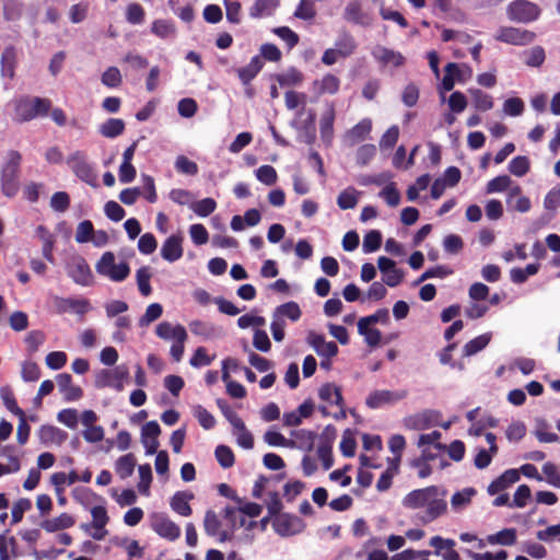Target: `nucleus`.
Segmentation results:
<instances>
[{
    "label": "nucleus",
    "instance_id": "obj_5",
    "mask_svg": "<svg viewBox=\"0 0 560 560\" xmlns=\"http://www.w3.org/2000/svg\"><path fill=\"white\" fill-rule=\"evenodd\" d=\"M67 164L79 179L92 187L97 186V176L85 152L75 151L71 153L67 158Z\"/></svg>",
    "mask_w": 560,
    "mask_h": 560
},
{
    "label": "nucleus",
    "instance_id": "obj_64",
    "mask_svg": "<svg viewBox=\"0 0 560 560\" xmlns=\"http://www.w3.org/2000/svg\"><path fill=\"white\" fill-rule=\"evenodd\" d=\"M217 208V202L212 198H205L192 203L191 209L199 217H208Z\"/></svg>",
    "mask_w": 560,
    "mask_h": 560
},
{
    "label": "nucleus",
    "instance_id": "obj_19",
    "mask_svg": "<svg viewBox=\"0 0 560 560\" xmlns=\"http://www.w3.org/2000/svg\"><path fill=\"white\" fill-rule=\"evenodd\" d=\"M518 480V470L514 468L508 469L488 486V493L490 495H494L505 490L508 487L517 482Z\"/></svg>",
    "mask_w": 560,
    "mask_h": 560
},
{
    "label": "nucleus",
    "instance_id": "obj_3",
    "mask_svg": "<svg viewBox=\"0 0 560 560\" xmlns=\"http://www.w3.org/2000/svg\"><path fill=\"white\" fill-rule=\"evenodd\" d=\"M446 491L438 487H428L422 489V508H424V515L422 522H431L445 513Z\"/></svg>",
    "mask_w": 560,
    "mask_h": 560
},
{
    "label": "nucleus",
    "instance_id": "obj_54",
    "mask_svg": "<svg viewBox=\"0 0 560 560\" xmlns=\"http://www.w3.org/2000/svg\"><path fill=\"white\" fill-rule=\"evenodd\" d=\"M357 203L358 196L354 188L342 190L337 198V205L342 210L353 209Z\"/></svg>",
    "mask_w": 560,
    "mask_h": 560
},
{
    "label": "nucleus",
    "instance_id": "obj_24",
    "mask_svg": "<svg viewBox=\"0 0 560 560\" xmlns=\"http://www.w3.org/2000/svg\"><path fill=\"white\" fill-rule=\"evenodd\" d=\"M313 89L318 95L336 94L340 89V79L335 74L327 73L320 80L313 82Z\"/></svg>",
    "mask_w": 560,
    "mask_h": 560
},
{
    "label": "nucleus",
    "instance_id": "obj_23",
    "mask_svg": "<svg viewBox=\"0 0 560 560\" xmlns=\"http://www.w3.org/2000/svg\"><path fill=\"white\" fill-rule=\"evenodd\" d=\"M75 524V520L68 513H61L57 517L44 520L40 527L47 533H55L58 530L67 529Z\"/></svg>",
    "mask_w": 560,
    "mask_h": 560
},
{
    "label": "nucleus",
    "instance_id": "obj_18",
    "mask_svg": "<svg viewBox=\"0 0 560 560\" xmlns=\"http://www.w3.org/2000/svg\"><path fill=\"white\" fill-rule=\"evenodd\" d=\"M194 498V493L190 491H177L171 498L170 505L178 515L190 516L192 514V509L189 502Z\"/></svg>",
    "mask_w": 560,
    "mask_h": 560
},
{
    "label": "nucleus",
    "instance_id": "obj_58",
    "mask_svg": "<svg viewBox=\"0 0 560 560\" xmlns=\"http://www.w3.org/2000/svg\"><path fill=\"white\" fill-rule=\"evenodd\" d=\"M194 416L197 418L199 424L205 430H211L215 425V419L214 417L201 405H197L194 408Z\"/></svg>",
    "mask_w": 560,
    "mask_h": 560
},
{
    "label": "nucleus",
    "instance_id": "obj_55",
    "mask_svg": "<svg viewBox=\"0 0 560 560\" xmlns=\"http://www.w3.org/2000/svg\"><path fill=\"white\" fill-rule=\"evenodd\" d=\"M255 175L259 182H261L262 184H265L267 186L275 185L278 179L276 168L273 166L267 165V164L258 167L255 171Z\"/></svg>",
    "mask_w": 560,
    "mask_h": 560
},
{
    "label": "nucleus",
    "instance_id": "obj_4",
    "mask_svg": "<svg viewBox=\"0 0 560 560\" xmlns=\"http://www.w3.org/2000/svg\"><path fill=\"white\" fill-rule=\"evenodd\" d=\"M96 272L115 282H121L130 275V267L126 261L115 262L113 252H105L95 266Z\"/></svg>",
    "mask_w": 560,
    "mask_h": 560
},
{
    "label": "nucleus",
    "instance_id": "obj_36",
    "mask_svg": "<svg viewBox=\"0 0 560 560\" xmlns=\"http://www.w3.org/2000/svg\"><path fill=\"white\" fill-rule=\"evenodd\" d=\"M0 398L5 408L18 417L24 416V410L18 406L14 393L9 385L0 388Z\"/></svg>",
    "mask_w": 560,
    "mask_h": 560
},
{
    "label": "nucleus",
    "instance_id": "obj_35",
    "mask_svg": "<svg viewBox=\"0 0 560 560\" xmlns=\"http://www.w3.org/2000/svg\"><path fill=\"white\" fill-rule=\"evenodd\" d=\"M491 340V334H482L480 336H477L476 338L469 340L464 347H463V355L464 357H471L476 353L483 350Z\"/></svg>",
    "mask_w": 560,
    "mask_h": 560
},
{
    "label": "nucleus",
    "instance_id": "obj_14",
    "mask_svg": "<svg viewBox=\"0 0 560 560\" xmlns=\"http://www.w3.org/2000/svg\"><path fill=\"white\" fill-rule=\"evenodd\" d=\"M222 523L213 510H207L203 518L205 533L210 537H217L220 542L231 540L232 534L221 529Z\"/></svg>",
    "mask_w": 560,
    "mask_h": 560
},
{
    "label": "nucleus",
    "instance_id": "obj_43",
    "mask_svg": "<svg viewBox=\"0 0 560 560\" xmlns=\"http://www.w3.org/2000/svg\"><path fill=\"white\" fill-rule=\"evenodd\" d=\"M335 50L339 52L341 58L349 57L357 48L354 38L350 34H343L335 43Z\"/></svg>",
    "mask_w": 560,
    "mask_h": 560
},
{
    "label": "nucleus",
    "instance_id": "obj_51",
    "mask_svg": "<svg viewBox=\"0 0 560 560\" xmlns=\"http://www.w3.org/2000/svg\"><path fill=\"white\" fill-rule=\"evenodd\" d=\"M101 81L105 86L116 89L121 84L122 77L117 67H109L103 72Z\"/></svg>",
    "mask_w": 560,
    "mask_h": 560
},
{
    "label": "nucleus",
    "instance_id": "obj_10",
    "mask_svg": "<svg viewBox=\"0 0 560 560\" xmlns=\"http://www.w3.org/2000/svg\"><path fill=\"white\" fill-rule=\"evenodd\" d=\"M151 526L159 536L170 541H174L180 536L179 526L165 514H154Z\"/></svg>",
    "mask_w": 560,
    "mask_h": 560
},
{
    "label": "nucleus",
    "instance_id": "obj_30",
    "mask_svg": "<svg viewBox=\"0 0 560 560\" xmlns=\"http://www.w3.org/2000/svg\"><path fill=\"white\" fill-rule=\"evenodd\" d=\"M318 396L323 401H326L330 405H337L340 407L343 405V398L340 388L331 383L322 385L318 390Z\"/></svg>",
    "mask_w": 560,
    "mask_h": 560
},
{
    "label": "nucleus",
    "instance_id": "obj_13",
    "mask_svg": "<svg viewBox=\"0 0 560 560\" xmlns=\"http://www.w3.org/2000/svg\"><path fill=\"white\" fill-rule=\"evenodd\" d=\"M183 242L184 236L180 233L168 236L161 247V257L168 262L180 259L184 254Z\"/></svg>",
    "mask_w": 560,
    "mask_h": 560
},
{
    "label": "nucleus",
    "instance_id": "obj_47",
    "mask_svg": "<svg viewBox=\"0 0 560 560\" xmlns=\"http://www.w3.org/2000/svg\"><path fill=\"white\" fill-rule=\"evenodd\" d=\"M151 32L160 38H167L175 35L176 28L172 21L155 20L152 23Z\"/></svg>",
    "mask_w": 560,
    "mask_h": 560
},
{
    "label": "nucleus",
    "instance_id": "obj_15",
    "mask_svg": "<svg viewBox=\"0 0 560 560\" xmlns=\"http://www.w3.org/2000/svg\"><path fill=\"white\" fill-rule=\"evenodd\" d=\"M56 381L65 401H77L83 397V389L73 384L72 376L69 373L58 374Z\"/></svg>",
    "mask_w": 560,
    "mask_h": 560
},
{
    "label": "nucleus",
    "instance_id": "obj_6",
    "mask_svg": "<svg viewBox=\"0 0 560 560\" xmlns=\"http://www.w3.org/2000/svg\"><path fill=\"white\" fill-rule=\"evenodd\" d=\"M129 377V370L126 365H118L113 370H101L95 377L97 388L113 387L117 392L124 389V382Z\"/></svg>",
    "mask_w": 560,
    "mask_h": 560
},
{
    "label": "nucleus",
    "instance_id": "obj_52",
    "mask_svg": "<svg viewBox=\"0 0 560 560\" xmlns=\"http://www.w3.org/2000/svg\"><path fill=\"white\" fill-rule=\"evenodd\" d=\"M264 441L270 446H283V447H294L295 442L293 440L285 439L280 432L268 430L264 434Z\"/></svg>",
    "mask_w": 560,
    "mask_h": 560
},
{
    "label": "nucleus",
    "instance_id": "obj_63",
    "mask_svg": "<svg viewBox=\"0 0 560 560\" xmlns=\"http://www.w3.org/2000/svg\"><path fill=\"white\" fill-rule=\"evenodd\" d=\"M175 168L178 173L186 175H196L198 173V165L196 162L189 160L185 155L177 156L175 161Z\"/></svg>",
    "mask_w": 560,
    "mask_h": 560
},
{
    "label": "nucleus",
    "instance_id": "obj_25",
    "mask_svg": "<svg viewBox=\"0 0 560 560\" xmlns=\"http://www.w3.org/2000/svg\"><path fill=\"white\" fill-rule=\"evenodd\" d=\"M39 440L44 444L61 445L68 438V433L54 425H42L38 431Z\"/></svg>",
    "mask_w": 560,
    "mask_h": 560
},
{
    "label": "nucleus",
    "instance_id": "obj_44",
    "mask_svg": "<svg viewBox=\"0 0 560 560\" xmlns=\"http://www.w3.org/2000/svg\"><path fill=\"white\" fill-rule=\"evenodd\" d=\"M217 405L221 412L223 413V416L233 425L234 429H244V421L224 399H217Z\"/></svg>",
    "mask_w": 560,
    "mask_h": 560
},
{
    "label": "nucleus",
    "instance_id": "obj_62",
    "mask_svg": "<svg viewBox=\"0 0 560 560\" xmlns=\"http://www.w3.org/2000/svg\"><path fill=\"white\" fill-rule=\"evenodd\" d=\"M22 15V3L18 0H7L3 3V16L7 21H16Z\"/></svg>",
    "mask_w": 560,
    "mask_h": 560
},
{
    "label": "nucleus",
    "instance_id": "obj_40",
    "mask_svg": "<svg viewBox=\"0 0 560 560\" xmlns=\"http://www.w3.org/2000/svg\"><path fill=\"white\" fill-rule=\"evenodd\" d=\"M125 130V122L120 118H109L100 128V132L106 138H116Z\"/></svg>",
    "mask_w": 560,
    "mask_h": 560
},
{
    "label": "nucleus",
    "instance_id": "obj_49",
    "mask_svg": "<svg viewBox=\"0 0 560 560\" xmlns=\"http://www.w3.org/2000/svg\"><path fill=\"white\" fill-rule=\"evenodd\" d=\"M524 62L528 67L538 68L546 59L545 49L541 46H535L529 50L524 51Z\"/></svg>",
    "mask_w": 560,
    "mask_h": 560
},
{
    "label": "nucleus",
    "instance_id": "obj_48",
    "mask_svg": "<svg viewBox=\"0 0 560 560\" xmlns=\"http://www.w3.org/2000/svg\"><path fill=\"white\" fill-rule=\"evenodd\" d=\"M291 436L295 443H299L301 447H305L311 451L314 446L316 433L306 429L292 430Z\"/></svg>",
    "mask_w": 560,
    "mask_h": 560
},
{
    "label": "nucleus",
    "instance_id": "obj_26",
    "mask_svg": "<svg viewBox=\"0 0 560 560\" xmlns=\"http://www.w3.org/2000/svg\"><path fill=\"white\" fill-rule=\"evenodd\" d=\"M506 203L510 208L518 212H527L530 209V200L522 195V188L514 186L510 188Z\"/></svg>",
    "mask_w": 560,
    "mask_h": 560
},
{
    "label": "nucleus",
    "instance_id": "obj_59",
    "mask_svg": "<svg viewBox=\"0 0 560 560\" xmlns=\"http://www.w3.org/2000/svg\"><path fill=\"white\" fill-rule=\"evenodd\" d=\"M272 32L287 44L289 49H292L299 44V35L288 26L276 27Z\"/></svg>",
    "mask_w": 560,
    "mask_h": 560
},
{
    "label": "nucleus",
    "instance_id": "obj_57",
    "mask_svg": "<svg viewBox=\"0 0 560 560\" xmlns=\"http://www.w3.org/2000/svg\"><path fill=\"white\" fill-rule=\"evenodd\" d=\"M357 441L352 432L348 429L343 432L340 442V452L345 457H353L355 455Z\"/></svg>",
    "mask_w": 560,
    "mask_h": 560
},
{
    "label": "nucleus",
    "instance_id": "obj_39",
    "mask_svg": "<svg viewBox=\"0 0 560 560\" xmlns=\"http://www.w3.org/2000/svg\"><path fill=\"white\" fill-rule=\"evenodd\" d=\"M151 277L152 272L149 266H142L137 270L136 280L139 292L143 296H149L152 293V287L150 284Z\"/></svg>",
    "mask_w": 560,
    "mask_h": 560
},
{
    "label": "nucleus",
    "instance_id": "obj_20",
    "mask_svg": "<svg viewBox=\"0 0 560 560\" xmlns=\"http://www.w3.org/2000/svg\"><path fill=\"white\" fill-rule=\"evenodd\" d=\"M156 335L164 340L175 339L176 341L185 342L187 339V331L184 326H173L168 322H162L156 326Z\"/></svg>",
    "mask_w": 560,
    "mask_h": 560
},
{
    "label": "nucleus",
    "instance_id": "obj_38",
    "mask_svg": "<svg viewBox=\"0 0 560 560\" xmlns=\"http://www.w3.org/2000/svg\"><path fill=\"white\" fill-rule=\"evenodd\" d=\"M469 93L476 109L487 112L493 107L494 102L490 94L483 92L480 89H472L469 91Z\"/></svg>",
    "mask_w": 560,
    "mask_h": 560
},
{
    "label": "nucleus",
    "instance_id": "obj_8",
    "mask_svg": "<svg viewBox=\"0 0 560 560\" xmlns=\"http://www.w3.org/2000/svg\"><path fill=\"white\" fill-rule=\"evenodd\" d=\"M273 529L282 537H289L303 532L304 522L296 515L283 513L275 517Z\"/></svg>",
    "mask_w": 560,
    "mask_h": 560
},
{
    "label": "nucleus",
    "instance_id": "obj_16",
    "mask_svg": "<svg viewBox=\"0 0 560 560\" xmlns=\"http://www.w3.org/2000/svg\"><path fill=\"white\" fill-rule=\"evenodd\" d=\"M406 396L405 392L374 390L368 396L365 404L371 409H377L387 404H394Z\"/></svg>",
    "mask_w": 560,
    "mask_h": 560
},
{
    "label": "nucleus",
    "instance_id": "obj_32",
    "mask_svg": "<svg viewBox=\"0 0 560 560\" xmlns=\"http://www.w3.org/2000/svg\"><path fill=\"white\" fill-rule=\"evenodd\" d=\"M373 56L382 63L392 65L394 67H399L405 61V58L401 54L385 47H376L373 51Z\"/></svg>",
    "mask_w": 560,
    "mask_h": 560
},
{
    "label": "nucleus",
    "instance_id": "obj_2",
    "mask_svg": "<svg viewBox=\"0 0 560 560\" xmlns=\"http://www.w3.org/2000/svg\"><path fill=\"white\" fill-rule=\"evenodd\" d=\"M51 109V101L44 97H22L16 102L15 114L20 121L45 117Z\"/></svg>",
    "mask_w": 560,
    "mask_h": 560
},
{
    "label": "nucleus",
    "instance_id": "obj_61",
    "mask_svg": "<svg viewBox=\"0 0 560 560\" xmlns=\"http://www.w3.org/2000/svg\"><path fill=\"white\" fill-rule=\"evenodd\" d=\"M145 11L139 3H130L126 9V20L132 25L144 22Z\"/></svg>",
    "mask_w": 560,
    "mask_h": 560
},
{
    "label": "nucleus",
    "instance_id": "obj_11",
    "mask_svg": "<svg viewBox=\"0 0 560 560\" xmlns=\"http://www.w3.org/2000/svg\"><path fill=\"white\" fill-rule=\"evenodd\" d=\"M68 276L80 285H91L93 275L86 260L82 257H74L67 265Z\"/></svg>",
    "mask_w": 560,
    "mask_h": 560
},
{
    "label": "nucleus",
    "instance_id": "obj_53",
    "mask_svg": "<svg viewBox=\"0 0 560 560\" xmlns=\"http://www.w3.org/2000/svg\"><path fill=\"white\" fill-rule=\"evenodd\" d=\"M215 458L221 467L230 468L235 463L233 451L226 445H219L214 451Z\"/></svg>",
    "mask_w": 560,
    "mask_h": 560
},
{
    "label": "nucleus",
    "instance_id": "obj_33",
    "mask_svg": "<svg viewBox=\"0 0 560 560\" xmlns=\"http://www.w3.org/2000/svg\"><path fill=\"white\" fill-rule=\"evenodd\" d=\"M301 316H302V311H301L299 304L294 301H290V302L279 305L273 313V317H278V318H282V319H283V317H287V318L291 319L292 322L299 320L301 318Z\"/></svg>",
    "mask_w": 560,
    "mask_h": 560
},
{
    "label": "nucleus",
    "instance_id": "obj_34",
    "mask_svg": "<svg viewBox=\"0 0 560 560\" xmlns=\"http://www.w3.org/2000/svg\"><path fill=\"white\" fill-rule=\"evenodd\" d=\"M278 4V0H256L249 9V15L254 19L271 15Z\"/></svg>",
    "mask_w": 560,
    "mask_h": 560
},
{
    "label": "nucleus",
    "instance_id": "obj_46",
    "mask_svg": "<svg viewBox=\"0 0 560 560\" xmlns=\"http://www.w3.org/2000/svg\"><path fill=\"white\" fill-rule=\"evenodd\" d=\"M316 14L317 11L313 0H300L293 15L300 20L311 21Z\"/></svg>",
    "mask_w": 560,
    "mask_h": 560
},
{
    "label": "nucleus",
    "instance_id": "obj_60",
    "mask_svg": "<svg viewBox=\"0 0 560 560\" xmlns=\"http://www.w3.org/2000/svg\"><path fill=\"white\" fill-rule=\"evenodd\" d=\"M382 245V234L377 230H372L364 235L363 238V252L373 253L377 250Z\"/></svg>",
    "mask_w": 560,
    "mask_h": 560
},
{
    "label": "nucleus",
    "instance_id": "obj_31",
    "mask_svg": "<svg viewBox=\"0 0 560 560\" xmlns=\"http://www.w3.org/2000/svg\"><path fill=\"white\" fill-rule=\"evenodd\" d=\"M137 460L132 453L120 456L115 463V471L121 479H127L133 474Z\"/></svg>",
    "mask_w": 560,
    "mask_h": 560
},
{
    "label": "nucleus",
    "instance_id": "obj_50",
    "mask_svg": "<svg viewBox=\"0 0 560 560\" xmlns=\"http://www.w3.org/2000/svg\"><path fill=\"white\" fill-rule=\"evenodd\" d=\"M389 322V312L387 308H380L374 314L360 318L358 329H364V326H371L377 323L387 324Z\"/></svg>",
    "mask_w": 560,
    "mask_h": 560
},
{
    "label": "nucleus",
    "instance_id": "obj_45",
    "mask_svg": "<svg viewBox=\"0 0 560 560\" xmlns=\"http://www.w3.org/2000/svg\"><path fill=\"white\" fill-rule=\"evenodd\" d=\"M529 167V159L525 155H517L513 158L508 166L510 173L517 177L525 176L528 173Z\"/></svg>",
    "mask_w": 560,
    "mask_h": 560
},
{
    "label": "nucleus",
    "instance_id": "obj_41",
    "mask_svg": "<svg viewBox=\"0 0 560 560\" xmlns=\"http://www.w3.org/2000/svg\"><path fill=\"white\" fill-rule=\"evenodd\" d=\"M303 79H304L303 73L294 67L288 69L283 73L277 74V77H276L277 82L281 86L299 85L300 83H302Z\"/></svg>",
    "mask_w": 560,
    "mask_h": 560
},
{
    "label": "nucleus",
    "instance_id": "obj_1",
    "mask_svg": "<svg viewBox=\"0 0 560 560\" xmlns=\"http://www.w3.org/2000/svg\"><path fill=\"white\" fill-rule=\"evenodd\" d=\"M22 155L15 150L8 153V160L1 170V191L12 198L19 191V173Z\"/></svg>",
    "mask_w": 560,
    "mask_h": 560
},
{
    "label": "nucleus",
    "instance_id": "obj_27",
    "mask_svg": "<svg viewBox=\"0 0 560 560\" xmlns=\"http://www.w3.org/2000/svg\"><path fill=\"white\" fill-rule=\"evenodd\" d=\"M264 67V62L260 56L252 58L250 62L242 68H238L237 77L244 85H248L252 80L260 72Z\"/></svg>",
    "mask_w": 560,
    "mask_h": 560
},
{
    "label": "nucleus",
    "instance_id": "obj_21",
    "mask_svg": "<svg viewBox=\"0 0 560 560\" xmlns=\"http://www.w3.org/2000/svg\"><path fill=\"white\" fill-rule=\"evenodd\" d=\"M335 117V107L334 105H329V107L323 113L319 120L320 138L327 145H329L334 139Z\"/></svg>",
    "mask_w": 560,
    "mask_h": 560
},
{
    "label": "nucleus",
    "instance_id": "obj_7",
    "mask_svg": "<svg viewBox=\"0 0 560 560\" xmlns=\"http://www.w3.org/2000/svg\"><path fill=\"white\" fill-rule=\"evenodd\" d=\"M540 8L528 0H515L508 5V16L512 21L529 23L540 15Z\"/></svg>",
    "mask_w": 560,
    "mask_h": 560
},
{
    "label": "nucleus",
    "instance_id": "obj_56",
    "mask_svg": "<svg viewBox=\"0 0 560 560\" xmlns=\"http://www.w3.org/2000/svg\"><path fill=\"white\" fill-rule=\"evenodd\" d=\"M162 314L163 306L160 303H152L147 307L145 313L140 317L139 325L141 327H145L152 322L159 319Z\"/></svg>",
    "mask_w": 560,
    "mask_h": 560
},
{
    "label": "nucleus",
    "instance_id": "obj_28",
    "mask_svg": "<svg viewBox=\"0 0 560 560\" xmlns=\"http://www.w3.org/2000/svg\"><path fill=\"white\" fill-rule=\"evenodd\" d=\"M1 74L10 80L14 78L16 67V51L14 47H5L0 58Z\"/></svg>",
    "mask_w": 560,
    "mask_h": 560
},
{
    "label": "nucleus",
    "instance_id": "obj_37",
    "mask_svg": "<svg viewBox=\"0 0 560 560\" xmlns=\"http://www.w3.org/2000/svg\"><path fill=\"white\" fill-rule=\"evenodd\" d=\"M371 120L362 119L348 131L347 136L353 143H358L366 139L371 132Z\"/></svg>",
    "mask_w": 560,
    "mask_h": 560
},
{
    "label": "nucleus",
    "instance_id": "obj_12",
    "mask_svg": "<svg viewBox=\"0 0 560 560\" xmlns=\"http://www.w3.org/2000/svg\"><path fill=\"white\" fill-rule=\"evenodd\" d=\"M54 306L59 314L72 312L83 316L90 311V302L86 299H73V298H54Z\"/></svg>",
    "mask_w": 560,
    "mask_h": 560
},
{
    "label": "nucleus",
    "instance_id": "obj_29",
    "mask_svg": "<svg viewBox=\"0 0 560 560\" xmlns=\"http://www.w3.org/2000/svg\"><path fill=\"white\" fill-rule=\"evenodd\" d=\"M517 540L515 528H504L495 534L488 535L486 541L489 545L513 546Z\"/></svg>",
    "mask_w": 560,
    "mask_h": 560
},
{
    "label": "nucleus",
    "instance_id": "obj_22",
    "mask_svg": "<svg viewBox=\"0 0 560 560\" xmlns=\"http://www.w3.org/2000/svg\"><path fill=\"white\" fill-rule=\"evenodd\" d=\"M343 16L347 21L362 26H369L372 23L371 16L362 11L361 3L357 0L347 4Z\"/></svg>",
    "mask_w": 560,
    "mask_h": 560
},
{
    "label": "nucleus",
    "instance_id": "obj_42",
    "mask_svg": "<svg viewBox=\"0 0 560 560\" xmlns=\"http://www.w3.org/2000/svg\"><path fill=\"white\" fill-rule=\"evenodd\" d=\"M455 77L459 78V68L455 62H448L445 66V74L440 84L442 92H450L453 90L455 84Z\"/></svg>",
    "mask_w": 560,
    "mask_h": 560
},
{
    "label": "nucleus",
    "instance_id": "obj_17",
    "mask_svg": "<svg viewBox=\"0 0 560 560\" xmlns=\"http://www.w3.org/2000/svg\"><path fill=\"white\" fill-rule=\"evenodd\" d=\"M430 545L434 549V553L444 560H460L458 552L454 549V540L434 536L430 540Z\"/></svg>",
    "mask_w": 560,
    "mask_h": 560
},
{
    "label": "nucleus",
    "instance_id": "obj_9",
    "mask_svg": "<svg viewBox=\"0 0 560 560\" xmlns=\"http://www.w3.org/2000/svg\"><path fill=\"white\" fill-rule=\"evenodd\" d=\"M535 38V33L512 26H504L498 31L495 39L511 45H527Z\"/></svg>",
    "mask_w": 560,
    "mask_h": 560
}]
</instances>
